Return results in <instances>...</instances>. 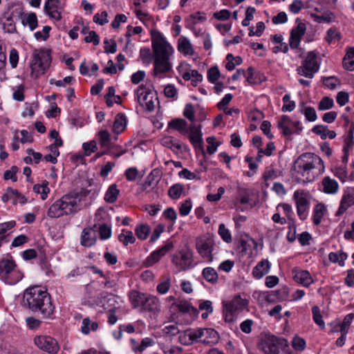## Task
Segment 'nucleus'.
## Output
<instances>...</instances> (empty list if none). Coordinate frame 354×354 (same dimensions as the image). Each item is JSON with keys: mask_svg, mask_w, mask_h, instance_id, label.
<instances>
[{"mask_svg": "<svg viewBox=\"0 0 354 354\" xmlns=\"http://www.w3.org/2000/svg\"><path fill=\"white\" fill-rule=\"evenodd\" d=\"M23 302L30 310L41 314L43 318H53L55 308L50 294L44 288L32 286L26 289Z\"/></svg>", "mask_w": 354, "mask_h": 354, "instance_id": "f257e3e1", "label": "nucleus"}, {"mask_svg": "<svg viewBox=\"0 0 354 354\" xmlns=\"http://www.w3.org/2000/svg\"><path fill=\"white\" fill-rule=\"evenodd\" d=\"M322 159L317 154L306 152L301 154L294 162L292 171L299 176V181L304 183L314 181L324 172Z\"/></svg>", "mask_w": 354, "mask_h": 354, "instance_id": "f03ea898", "label": "nucleus"}, {"mask_svg": "<svg viewBox=\"0 0 354 354\" xmlns=\"http://www.w3.org/2000/svg\"><path fill=\"white\" fill-rule=\"evenodd\" d=\"M152 48L154 54V75L166 73L170 71V57L174 53L171 46L157 30L151 31Z\"/></svg>", "mask_w": 354, "mask_h": 354, "instance_id": "7ed1b4c3", "label": "nucleus"}, {"mask_svg": "<svg viewBox=\"0 0 354 354\" xmlns=\"http://www.w3.org/2000/svg\"><path fill=\"white\" fill-rule=\"evenodd\" d=\"M80 201L77 193L65 194L49 207L47 216L50 218H57L75 214L79 209Z\"/></svg>", "mask_w": 354, "mask_h": 354, "instance_id": "20e7f679", "label": "nucleus"}, {"mask_svg": "<svg viewBox=\"0 0 354 354\" xmlns=\"http://www.w3.org/2000/svg\"><path fill=\"white\" fill-rule=\"evenodd\" d=\"M24 277L15 261L11 259L0 261V279L9 285H15Z\"/></svg>", "mask_w": 354, "mask_h": 354, "instance_id": "39448f33", "label": "nucleus"}, {"mask_svg": "<svg viewBox=\"0 0 354 354\" xmlns=\"http://www.w3.org/2000/svg\"><path fill=\"white\" fill-rule=\"evenodd\" d=\"M50 62L51 57L49 50L35 49L30 62L31 76L37 78L44 74L50 66Z\"/></svg>", "mask_w": 354, "mask_h": 354, "instance_id": "423d86ee", "label": "nucleus"}, {"mask_svg": "<svg viewBox=\"0 0 354 354\" xmlns=\"http://www.w3.org/2000/svg\"><path fill=\"white\" fill-rule=\"evenodd\" d=\"M136 98L140 105L148 111H152L158 100L156 94L149 88L141 84L135 91Z\"/></svg>", "mask_w": 354, "mask_h": 354, "instance_id": "0eeeda50", "label": "nucleus"}, {"mask_svg": "<svg viewBox=\"0 0 354 354\" xmlns=\"http://www.w3.org/2000/svg\"><path fill=\"white\" fill-rule=\"evenodd\" d=\"M214 241L208 235H202L196 239V249L200 256L207 262H212L214 259L212 252L214 249Z\"/></svg>", "mask_w": 354, "mask_h": 354, "instance_id": "6e6552de", "label": "nucleus"}, {"mask_svg": "<svg viewBox=\"0 0 354 354\" xmlns=\"http://www.w3.org/2000/svg\"><path fill=\"white\" fill-rule=\"evenodd\" d=\"M317 58L316 53L313 51L308 52L301 65L297 68V73L308 78H313L319 69Z\"/></svg>", "mask_w": 354, "mask_h": 354, "instance_id": "1a4fd4ad", "label": "nucleus"}, {"mask_svg": "<svg viewBox=\"0 0 354 354\" xmlns=\"http://www.w3.org/2000/svg\"><path fill=\"white\" fill-rule=\"evenodd\" d=\"M248 301L243 299L240 295H236L229 302L224 304L225 306V319L227 322H232L236 313L243 310L247 307Z\"/></svg>", "mask_w": 354, "mask_h": 354, "instance_id": "9d476101", "label": "nucleus"}, {"mask_svg": "<svg viewBox=\"0 0 354 354\" xmlns=\"http://www.w3.org/2000/svg\"><path fill=\"white\" fill-rule=\"evenodd\" d=\"M293 199L296 203L299 217L304 221L308 216L310 206L309 194L304 190H297L294 192Z\"/></svg>", "mask_w": 354, "mask_h": 354, "instance_id": "9b49d317", "label": "nucleus"}, {"mask_svg": "<svg viewBox=\"0 0 354 354\" xmlns=\"http://www.w3.org/2000/svg\"><path fill=\"white\" fill-rule=\"evenodd\" d=\"M198 315V310L186 300L178 301V321L185 318V324H191Z\"/></svg>", "mask_w": 354, "mask_h": 354, "instance_id": "f8f14e48", "label": "nucleus"}, {"mask_svg": "<svg viewBox=\"0 0 354 354\" xmlns=\"http://www.w3.org/2000/svg\"><path fill=\"white\" fill-rule=\"evenodd\" d=\"M277 126L285 136H290L293 133H299L302 127L299 121H292L288 115H282L278 121Z\"/></svg>", "mask_w": 354, "mask_h": 354, "instance_id": "ddd939ff", "label": "nucleus"}, {"mask_svg": "<svg viewBox=\"0 0 354 354\" xmlns=\"http://www.w3.org/2000/svg\"><path fill=\"white\" fill-rule=\"evenodd\" d=\"M35 344L48 353H57L59 349L57 340L50 336L39 335L34 338Z\"/></svg>", "mask_w": 354, "mask_h": 354, "instance_id": "4468645a", "label": "nucleus"}, {"mask_svg": "<svg viewBox=\"0 0 354 354\" xmlns=\"http://www.w3.org/2000/svg\"><path fill=\"white\" fill-rule=\"evenodd\" d=\"M184 135L188 138L196 149L204 152L203 140L200 125L192 124L187 130L184 131Z\"/></svg>", "mask_w": 354, "mask_h": 354, "instance_id": "2eb2a0df", "label": "nucleus"}, {"mask_svg": "<svg viewBox=\"0 0 354 354\" xmlns=\"http://www.w3.org/2000/svg\"><path fill=\"white\" fill-rule=\"evenodd\" d=\"M354 205V187H347L343 192L336 216L344 214L349 207Z\"/></svg>", "mask_w": 354, "mask_h": 354, "instance_id": "dca6fc26", "label": "nucleus"}, {"mask_svg": "<svg viewBox=\"0 0 354 354\" xmlns=\"http://www.w3.org/2000/svg\"><path fill=\"white\" fill-rule=\"evenodd\" d=\"M160 180V172L157 169H153L145 178L141 185V191L147 193L151 191L158 192L157 186Z\"/></svg>", "mask_w": 354, "mask_h": 354, "instance_id": "f3484780", "label": "nucleus"}, {"mask_svg": "<svg viewBox=\"0 0 354 354\" xmlns=\"http://www.w3.org/2000/svg\"><path fill=\"white\" fill-rule=\"evenodd\" d=\"M177 130V118L173 119L169 122L168 129L167 130L169 135L164 136L161 140L162 145L167 148L171 149L174 153L177 151L176 139L171 136L172 133Z\"/></svg>", "mask_w": 354, "mask_h": 354, "instance_id": "a211bd4d", "label": "nucleus"}, {"mask_svg": "<svg viewBox=\"0 0 354 354\" xmlns=\"http://www.w3.org/2000/svg\"><path fill=\"white\" fill-rule=\"evenodd\" d=\"M62 8L59 0H46L44 5V11L52 19L60 21L62 19Z\"/></svg>", "mask_w": 354, "mask_h": 354, "instance_id": "6ab92c4d", "label": "nucleus"}, {"mask_svg": "<svg viewBox=\"0 0 354 354\" xmlns=\"http://www.w3.org/2000/svg\"><path fill=\"white\" fill-rule=\"evenodd\" d=\"M97 225L95 224L92 227H86L83 230L81 236V244L85 247H91L96 243L97 236L95 234Z\"/></svg>", "mask_w": 354, "mask_h": 354, "instance_id": "aec40b11", "label": "nucleus"}, {"mask_svg": "<svg viewBox=\"0 0 354 354\" xmlns=\"http://www.w3.org/2000/svg\"><path fill=\"white\" fill-rule=\"evenodd\" d=\"M180 261L178 267L183 270H189L194 266L193 264V252L187 245L180 251Z\"/></svg>", "mask_w": 354, "mask_h": 354, "instance_id": "412c9836", "label": "nucleus"}, {"mask_svg": "<svg viewBox=\"0 0 354 354\" xmlns=\"http://www.w3.org/2000/svg\"><path fill=\"white\" fill-rule=\"evenodd\" d=\"M171 247V244H167L161 248L153 252L145 260L144 266L149 268L158 263L160 259L164 256Z\"/></svg>", "mask_w": 354, "mask_h": 354, "instance_id": "4be33fe9", "label": "nucleus"}, {"mask_svg": "<svg viewBox=\"0 0 354 354\" xmlns=\"http://www.w3.org/2000/svg\"><path fill=\"white\" fill-rule=\"evenodd\" d=\"M292 273L294 274V280L305 287H308L313 282L310 274L308 270L294 269Z\"/></svg>", "mask_w": 354, "mask_h": 354, "instance_id": "5701e85b", "label": "nucleus"}, {"mask_svg": "<svg viewBox=\"0 0 354 354\" xmlns=\"http://www.w3.org/2000/svg\"><path fill=\"white\" fill-rule=\"evenodd\" d=\"M160 308V302L158 297L153 295H145L142 309L144 310L156 312Z\"/></svg>", "mask_w": 354, "mask_h": 354, "instance_id": "b1692460", "label": "nucleus"}, {"mask_svg": "<svg viewBox=\"0 0 354 354\" xmlns=\"http://www.w3.org/2000/svg\"><path fill=\"white\" fill-rule=\"evenodd\" d=\"M322 191L328 194H336L339 189L337 182L329 176H325L322 180Z\"/></svg>", "mask_w": 354, "mask_h": 354, "instance_id": "393cba45", "label": "nucleus"}, {"mask_svg": "<svg viewBox=\"0 0 354 354\" xmlns=\"http://www.w3.org/2000/svg\"><path fill=\"white\" fill-rule=\"evenodd\" d=\"M270 263L268 260H262L253 268L252 275L256 279H261L268 273Z\"/></svg>", "mask_w": 354, "mask_h": 354, "instance_id": "a878e982", "label": "nucleus"}, {"mask_svg": "<svg viewBox=\"0 0 354 354\" xmlns=\"http://www.w3.org/2000/svg\"><path fill=\"white\" fill-rule=\"evenodd\" d=\"M219 336L213 328H203V337L200 342L205 344H214L218 340Z\"/></svg>", "mask_w": 354, "mask_h": 354, "instance_id": "bb28decb", "label": "nucleus"}, {"mask_svg": "<svg viewBox=\"0 0 354 354\" xmlns=\"http://www.w3.org/2000/svg\"><path fill=\"white\" fill-rule=\"evenodd\" d=\"M97 136L99 138V143L102 148H105L106 149L111 150L112 148L118 146H115V145L112 144L111 142V135L106 130L100 131L97 133Z\"/></svg>", "mask_w": 354, "mask_h": 354, "instance_id": "cd10ccee", "label": "nucleus"}, {"mask_svg": "<svg viewBox=\"0 0 354 354\" xmlns=\"http://www.w3.org/2000/svg\"><path fill=\"white\" fill-rule=\"evenodd\" d=\"M126 124L127 120L125 115L123 113H118L115 115L113 124V131L116 134L122 133L124 130Z\"/></svg>", "mask_w": 354, "mask_h": 354, "instance_id": "c85d7f7f", "label": "nucleus"}, {"mask_svg": "<svg viewBox=\"0 0 354 354\" xmlns=\"http://www.w3.org/2000/svg\"><path fill=\"white\" fill-rule=\"evenodd\" d=\"M312 131L319 135L322 139H326L327 137L333 139L336 137V133L334 131L328 130L324 125H316L313 128Z\"/></svg>", "mask_w": 354, "mask_h": 354, "instance_id": "c756f323", "label": "nucleus"}, {"mask_svg": "<svg viewBox=\"0 0 354 354\" xmlns=\"http://www.w3.org/2000/svg\"><path fill=\"white\" fill-rule=\"evenodd\" d=\"M326 212V208L323 203H318L315 205L313 215V222L315 225L321 223Z\"/></svg>", "mask_w": 354, "mask_h": 354, "instance_id": "7c9ffc66", "label": "nucleus"}, {"mask_svg": "<svg viewBox=\"0 0 354 354\" xmlns=\"http://www.w3.org/2000/svg\"><path fill=\"white\" fill-rule=\"evenodd\" d=\"M178 51L185 55H193L194 50L192 44L186 37H181L178 39Z\"/></svg>", "mask_w": 354, "mask_h": 354, "instance_id": "2f4dec72", "label": "nucleus"}, {"mask_svg": "<svg viewBox=\"0 0 354 354\" xmlns=\"http://www.w3.org/2000/svg\"><path fill=\"white\" fill-rule=\"evenodd\" d=\"M202 274L203 278L211 283H216L218 280V275L215 269L211 267L205 268Z\"/></svg>", "mask_w": 354, "mask_h": 354, "instance_id": "473e14b6", "label": "nucleus"}, {"mask_svg": "<svg viewBox=\"0 0 354 354\" xmlns=\"http://www.w3.org/2000/svg\"><path fill=\"white\" fill-rule=\"evenodd\" d=\"M310 17L313 19V20L315 22H317L319 24L320 23H330L335 19V16L333 14V12H331L329 10L325 11L322 15H318L315 13H311Z\"/></svg>", "mask_w": 354, "mask_h": 354, "instance_id": "72a5a7b5", "label": "nucleus"}, {"mask_svg": "<svg viewBox=\"0 0 354 354\" xmlns=\"http://www.w3.org/2000/svg\"><path fill=\"white\" fill-rule=\"evenodd\" d=\"M47 180H43L41 184H36L33 186V191L37 194H39L42 200L46 199L50 192Z\"/></svg>", "mask_w": 354, "mask_h": 354, "instance_id": "f704fd0d", "label": "nucleus"}, {"mask_svg": "<svg viewBox=\"0 0 354 354\" xmlns=\"http://www.w3.org/2000/svg\"><path fill=\"white\" fill-rule=\"evenodd\" d=\"M118 240L124 245L127 246L129 244L134 243L136 238L131 231L122 230V232L118 235Z\"/></svg>", "mask_w": 354, "mask_h": 354, "instance_id": "c9c22d12", "label": "nucleus"}, {"mask_svg": "<svg viewBox=\"0 0 354 354\" xmlns=\"http://www.w3.org/2000/svg\"><path fill=\"white\" fill-rule=\"evenodd\" d=\"M98 328V324L96 322H91L88 318H84L82 321L81 331L84 335H88L91 330L95 331Z\"/></svg>", "mask_w": 354, "mask_h": 354, "instance_id": "e433bc0d", "label": "nucleus"}, {"mask_svg": "<svg viewBox=\"0 0 354 354\" xmlns=\"http://www.w3.org/2000/svg\"><path fill=\"white\" fill-rule=\"evenodd\" d=\"M22 24L28 26L30 30H34L38 26V20L35 12H30L22 19Z\"/></svg>", "mask_w": 354, "mask_h": 354, "instance_id": "4c0bfd02", "label": "nucleus"}, {"mask_svg": "<svg viewBox=\"0 0 354 354\" xmlns=\"http://www.w3.org/2000/svg\"><path fill=\"white\" fill-rule=\"evenodd\" d=\"M145 295V294L140 293L136 291L130 293L129 299L133 308H142Z\"/></svg>", "mask_w": 354, "mask_h": 354, "instance_id": "58836bf2", "label": "nucleus"}, {"mask_svg": "<svg viewBox=\"0 0 354 354\" xmlns=\"http://www.w3.org/2000/svg\"><path fill=\"white\" fill-rule=\"evenodd\" d=\"M118 194L119 189L117 188L116 185L113 184L106 191L104 196V200L109 203H114L117 200Z\"/></svg>", "mask_w": 354, "mask_h": 354, "instance_id": "ea45409f", "label": "nucleus"}, {"mask_svg": "<svg viewBox=\"0 0 354 354\" xmlns=\"http://www.w3.org/2000/svg\"><path fill=\"white\" fill-rule=\"evenodd\" d=\"M353 133L354 122H351V126L350 127V129L348 131V134L344 139L343 149L349 151L354 146Z\"/></svg>", "mask_w": 354, "mask_h": 354, "instance_id": "a19ab883", "label": "nucleus"}, {"mask_svg": "<svg viewBox=\"0 0 354 354\" xmlns=\"http://www.w3.org/2000/svg\"><path fill=\"white\" fill-rule=\"evenodd\" d=\"M353 319H354V314L349 313L345 316V317L342 323L336 324V327H339V332L348 333V328H349Z\"/></svg>", "mask_w": 354, "mask_h": 354, "instance_id": "79ce46f5", "label": "nucleus"}, {"mask_svg": "<svg viewBox=\"0 0 354 354\" xmlns=\"http://www.w3.org/2000/svg\"><path fill=\"white\" fill-rule=\"evenodd\" d=\"M190 328L183 331L178 330V341L184 345H191L193 344V339L190 335Z\"/></svg>", "mask_w": 354, "mask_h": 354, "instance_id": "37998d69", "label": "nucleus"}, {"mask_svg": "<svg viewBox=\"0 0 354 354\" xmlns=\"http://www.w3.org/2000/svg\"><path fill=\"white\" fill-rule=\"evenodd\" d=\"M312 313L314 322L322 328H324L325 327V324L322 319L320 309L317 306H314L312 308Z\"/></svg>", "mask_w": 354, "mask_h": 354, "instance_id": "c03bdc74", "label": "nucleus"}, {"mask_svg": "<svg viewBox=\"0 0 354 354\" xmlns=\"http://www.w3.org/2000/svg\"><path fill=\"white\" fill-rule=\"evenodd\" d=\"M278 207L282 208L284 214H286V216L288 218V223L290 225H294V223H295V221L293 218L294 214H293L291 205L288 203H280L278 205Z\"/></svg>", "mask_w": 354, "mask_h": 354, "instance_id": "a18cd8bd", "label": "nucleus"}, {"mask_svg": "<svg viewBox=\"0 0 354 354\" xmlns=\"http://www.w3.org/2000/svg\"><path fill=\"white\" fill-rule=\"evenodd\" d=\"M98 231L101 240H106L111 236V227L106 224L99 225Z\"/></svg>", "mask_w": 354, "mask_h": 354, "instance_id": "49530a36", "label": "nucleus"}, {"mask_svg": "<svg viewBox=\"0 0 354 354\" xmlns=\"http://www.w3.org/2000/svg\"><path fill=\"white\" fill-rule=\"evenodd\" d=\"M341 39V34L336 28H330L327 30V35L325 38L328 44H331L333 41H339Z\"/></svg>", "mask_w": 354, "mask_h": 354, "instance_id": "de8ad7c7", "label": "nucleus"}, {"mask_svg": "<svg viewBox=\"0 0 354 354\" xmlns=\"http://www.w3.org/2000/svg\"><path fill=\"white\" fill-rule=\"evenodd\" d=\"M283 102L284 104L282 106V111H292L295 108V102L294 101L290 100V95L289 94H286L283 97Z\"/></svg>", "mask_w": 354, "mask_h": 354, "instance_id": "09e8293b", "label": "nucleus"}, {"mask_svg": "<svg viewBox=\"0 0 354 354\" xmlns=\"http://www.w3.org/2000/svg\"><path fill=\"white\" fill-rule=\"evenodd\" d=\"M323 84L325 86L331 90H333L336 88L337 84H340V81L337 77L335 76H330L323 77Z\"/></svg>", "mask_w": 354, "mask_h": 354, "instance_id": "8fccbe9b", "label": "nucleus"}, {"mask_svg": "<svg viewBox=\"0 0 354 354\" xmlns=\"http://www.w3.org/2000/svg\"><path fill=\"white\" fill-rule=\"evenodd\" d=\"M150 232L149 227L146 225L138 226L136 228V234L138 239L145 240Z\"/></svg>", "mask_w": 354, "mask_h": 354, "instance_id": "3c124183", "label": "nucleus"}, {"mask_svg": "<svg viewBox=\"0 0 354 354\" xmlns=\"http://www.w3.org/2000/svg\"><path fill=\"white\" fill-rule=\"evenodd\" d=\"M248 75L246 77L247 82L250 84H258L261 82L260 77H258L259 76V74H256L254 73V70L252 67H249L248 68Z\"/></svg>", "mask_w": 354, "mask_h": 354, "instance_id": "603ef678", "label": "nucleus"}, {"mask_svg": "<svg viewBox=\"0 0 354 354\" xmlns=\"http://www.w3.org/2000/svg\"><path fill=\"white\" fill-rule=\"evenodd\" d=\"M221 73L217 66H212L207 71V79L211 83H216Z\"/></svg>", "mask_w": 354, "mask_h": 354, "instance_id": "864d4df0", "label": "nucleus"}, {"mask_svg": "<svg viewBox=\"0 0 354 354\" xmlns=\"http://www.w3.org/2000/svg\"><path fill=\"white\" fill-rule=\"evenodd\" d=\"M153 344V341L152 339L146 337L142 339L140 344L138 347H134V352L141 353H142L147 348L152 346Z\"/></svg>", "mask_w": 354, "mask_h": 354, "instance_id": "5fc2aeb1", "label": "nucleus"}, {"mask_svg": "<svg viewBox=\"0 0 354 354\" xmlns=\"http://www.w3.org/2000/svg\"><path fill=\"white\" fill-rule=\"evenodd\" d=\"M218 234L226 243L232 241V236L228 229L225 227L223 223L220 224L218 227Z\"/></svg>", "mask_w": 354, "mask_h": 354, "instance_id": "6e6d98bb", "label": "nucleus"}, {"mask_svg": "<svg viewBox=\"0 0 354 354\" xmlns=\"http://www.w3.org/2000/svg\"><path fill=\"white\" fill-rule=\"evenodd\" d=\"M334 105L333 100L329 97H324L319 102L318 105V109L320 111H324L331 109Z\"/></svg>", "mask_w": 354, "mask_h": 354, "instance_id": "4d7b16f0", "label": "nucleus"}, {"mask_svg": "<svg viewBox=\"0 0 354 354\" xmlns=\"http://www.w3.org/2000/svg\"><path fill=\"white\" fill-rule=\"evenodd\" d=\"M334 174L342 183H344L347 179V171L346 166H339L335 168Z\"/></svg>", "mask_w": 354, "mask_h": 354, "instance_id": "13d9d810", "label": "nucleus"}, {"mask_svg": "<svg viewBox=\"0 0 354 354\" xmlns=\"http://www.w3.org/2000/svg\"><path fill=\"white\" fill-rule=\"evenodd\" d=\"M216 138L214 136H210L207 138L206 142L208 144L207 147V151L209 155H212L215 153L217 149V147L219 146L220 143L215 142Z\"/></svg>", "mask_w": 354, "mask_h": 354, "instance_id": "bf43d9fd", "label": "nucleus"}, {"mask_svg": "<svg viewBox=\"0 0 354 354\" xmlns=\"http://www.w3.org/2000/svg\"><path fill=\"white\" fill-rule=\"evenodd\" d=\"M167 302H171V306L169 307V312L171 313V318L172 321H174L176 318L177 312V304L175 297L169 296L166 299Z\"/></svg>", "mask_w": 354, "mask_h": 354, "instance_id": "052dcab7", "label": "nucleus"}, {"mask_svg": "<svg viewBox=\"0 0 354 354\" xmlns=\"http://www.w3.org/2000/svg\"><path fill=\"white\" fill-rule=\"evenodd\" d=\"M82 147L86 156H90L91 153L96 151L97 149V143L95 140L83 143Z\"/></svg>", "mask_w": 354, "mask_h": 354, "instance_id": "680f3d73", "label": "nucleus"}, {"mask_svg": "<svg viewBox=\"0 0 354 354\" xmlns=\"http://www.w3.org/2000/svg\"><path fill=\"white\" fill-rule=\"evenodd\" d=\"M174 324L166 326L163 331L165 332L166 337L171 340L177 334V327L176 326L175 320L173 321Z\"/></svg>", "mask_w": 354, "mask_h": 354, "instance_id": "e2e57ef3", "label": "nucleus"}, {"mask_svg": "<svg viewBox=\"0 0 354 354\" xmlns=\"http://www.w3.org/2000/svg\"><path fill=\"white\" fill-rule=\"evenodd\" d=\"M108 13L106 11H102L101 13H97L93 17V21L99 25H104L108 23Z\"/></svg>", "mask_w": 354, "mask_h": 354, "instance_id": "0e129e2a", "label": "nucleus"}, {"mask_svg": "<svg viewBox=\"0 0 354 354\" xmlns=\"http://www.w3.org/2000/svg\"><path fill=\"white\" fill-rule=\"evenodd\" d=\"M84 41L86 43H93L94 46H97L100 44V37L96 32L91 30L88 35L84 37Z\"/></svg>", "mask_w": 354, "mask_h": 354, "instance_id": "69168bd1", "label": "nucleus"}, {"mask_svg": "<svg viewBox=\"0 0 354 354\" xmlns=\"http://www.w3.org/2000/svg\"><path fill=\"white\" fill-rule=\"evenodd\" d=\"M302 113L308 121L313 122L317 119L316 111L315 109L311 106L305 107Z\"/></svg>", "mask_w": 354, "mask_h": 354, "instance_id": "338daca9", "label": "nucleus"}, {"mask_svg": "<svg viewBox=\"0 0 354 354\" xmlns=\"http://www.w3.org/2000/svg\"><path fill=\"white\" fill-rule=\"evenodd\" d=\"M192 205L190 199L183 203L179 208V213L181 216H187L192 209Z\"/></svg>", "mask_w": 354, "mask_h": 354, "instance_id": "774afa93", "label": "nucleus"}]
</instances>
